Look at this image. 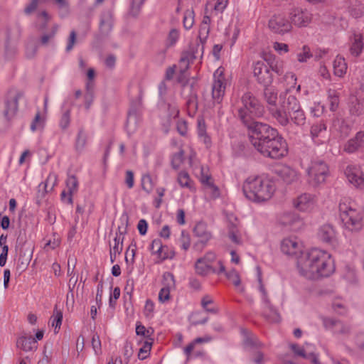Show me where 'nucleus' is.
I'll use <instances>...</instances> for the list:
<instances>
[{"mask_svg": "<svg viewBox=\"0 0 364 364\" xmlns=\"http://www.w3.org/2000/svg\"><path fill=\"white\" fill-rule=\"evenodd\" d=\"M249 134L252 145L264 157L279 159L287 155L286 140L270 125L266 123L255 124Z\"/></svg>", "mask_w": 364, "mask_h": 364, "instance_id": "f257e3e1", "label": "nucleus"}, {"mask_svg": "<svg viewBox=\"0 0 364 364\" xmlns=\"http://www.w3.org/2000/svg\"><path fill=\"white\" fill-rule=\"evenodd\" d=\"M297 267L299 273L309 279L327 277L335 271L331 254L318 248L303 253L297 261Z\"/></svg>", "mask_w": 364, "mask_h": 364, "instance_id": "f03ea898", "label": "nucleus"}, {"mask_svg": "<svg viewBox=\"0 0 364 364\" xmlns=\"http://www.w3.org/2000/svg\"><path fill=\"white\" fill-rule=\"evenodd\" d=\"M284 80L287 82L288 87L284 92L279 95V107L270 109L271 116L282 126H287L289 123L288 114L291 111L299 109L300 104L296 97L289 95L292 88H294L296 84V77L292 73H287L284 75Z\"/></svg>", "mask_w": 364, "mask_h": 364, "instance_id": "7ed1b4c3", "label": "nucleus"}, {"mask_svg": "<svg viewBox=\"0 0 364 364\" xmlns=\"http://www.w3.org/2000/svg\"><path fill=\"white\" fill-rule=\"evenodd\" d=\"M235 109L238 117L248 131L252 130V127L255 124H264L254 120L255 118L263 116L264 107L251 92L247 91L242 94L240 99L237 101Z\"/></svg>", "mask_w": 364, "mask_h": 364, "instance_id": "20e7f679", "label": "nucleus"}, {"mask_svg": "<svg viewBox=\"0 0 364 364\" xmlns=\"http://www.w3.org/2000/svg\"><path fill=\"white\" fill-rule=\"evenodd\" d=\"M275 188L272 181L262 176H250L242 185L244 196L250 200L260 203L272 196Z\"/></svg>", "mask_w": 364, "mask_h": 364, "instance_id": "39448f33", "label": "nucleus"}, {"mask_svg": "<svg viewBox=\"0 0 364 364\" xmlns=\"http://www.w3.org/2000/svg\"><path fill=\"white\" fill-rule=\"evenodd\" d=\"M340 218L346 229L351 232H358L363 226V213L355 208V204L347 198L340 200L338 205Z\"/></svg>", "mask_w": 364, "mask_h": 364, "instance_id": "423d86ee", "label": "nucleus"}, {"mask_svg": "<svg viewBox=\"0 0 364 364\" xmlns=\"http://www.w3.org/2000/svg\"><path fill=\"white\" fill-rule=\"evenodd\" d=\"M307 181L313 187H318L326 182L329 174L328 164L322 159L311 160L306 169Z\"/></svg>", "mask_w": 364, "mask_h": 364, "instance_id": "0eeeda50", "label": "nucleus"}, {"mask_svg": "<svg viewBox=\"0 0 364 364\" xmlns=\"http://www.w3.org/2000/svg\"><path fill=\"white\" fill-rule=\"evenodd\" d=\"M225 78L222 71L218 69L213 74V82L212 84V99L213 104H220L225 91Z\"/></svg>", "mask_w": 364, "mask_h": 364, "instance_id": "6e6552de", "label": "nucleus"}, {"mask_svg": "<svg viewBox=\"0 0 364 364\" xmlns=\"http://www.w3.org/2000/svg\"><path fill=\"white\" fill-rule=\"evenodd\" d=\"M23 97V93L19 91H11L9 92L5 102L3 116L6 121L10 120L16 113L18 100Z\"/></svg>", "mask_w": 364, "mask_h": 364, "instance_id": "1a4fd4ad", "label": "nucleus"}, {"mask_svg": "<svg viewBox=\"0 0 364 364\" xmlns=\"http://www.w3.org/2000/svg\"><path fill=\"white\" fill-rule=\"evenodd\" d=\"M322 321L326 329L331 331L334 335L341 338H346L350 333V326L339 320L323 318Z\"/></svg>", "mask_w": 364, "mask_h": 364, "instance_id": "9d476101", "label": "nucleus"}, {"mask_svg": "<svg viewBox=\"0 0 364 364\" xmlns=\"http://www.w3.org/2000/svg\"><path fill=\"white\" fill-rule=\"evenodd\" d=\"M253 74L258 83L264 87L269 86L273 81L269 68L263 62L257 61L253 65Z\"/></svg>", "mask_w": 364, "mask_h": 364, "instance_id": "9b49d317", "label": "nucleus"}, {"mask_svg": "<svg viewBox=\"0 0 364 364\" xmlns=\"http://www.w3.org/2000/svg\"><path fill=\"white\" fill-rule=\"evenodd\" d=\"M345 175L348 182L356 188L364 189V173L360 166L348 165L345 169Z\"/></svg>", "mask_w": 364, "mask_h": 364, "instance_id": "f8f14e48", "label": "nucleus"}, {"mask_svg": "<svg viewBox=\"0 0 364 364\" xmlns=\"http://www.w3.org/2000/svg\"><path fill=\"white\" fill-rule=\"evenodd\" d=\"M290 23L297 27H306L312 20V14L306 9L294 8L289 13Z\"/></svg>", "mask_w": 364, "mask_h": 364, "instance_id": "ddd939ff", "label": "nucleus"}, {"mask_svg": "<svg viewBox=\"0 0 364 364\" xmlns=\"http://www.w3.org/2000/svg\"><path fill=\"white\" fill-rule=\"evenodd\" d=\"M269 29L275 33L284 34L291 30V23L282 14L274 15L269 21Z\"/></svg>", "mask_w": 364, "mask_h": 364, "instance_id": "4468645a", "label": "nucleus"}, {"mask_svg": "<svg viewBox=\"0 0 364 364\" xmlns=\"http://www.w3.org/2000/svg\"><path fill=\"white\" fill-rule=\"evenodd\" d=\"M65 184L66 190L62 191L60 198L63 203L72 205L73 203V196L78 191L79 181L75 175H68Z\"/></svg>", "mask_w": 364, "mask_h": 364, "instance_id": "2eb2a0df", "label": "nucleus"}, {"mask_svg": "<svg viewBox=\"0 0 364 364\" xmlns=\"http://www.w3.org/2000/svg\"><path fill=\"white\" fill-rule=\"evenodd\" d=\"M275 173L287 184L296 183L300 180L299 173L289 166L283 165L277 168Z\"/></svg>", "mask_w": 364, "mask_h": 364, "instance_id": "dca6fc26", "label": "nucleus"}, {"mask_svg": "<svg viewBox=\"0 0 364 364\" xmlns=\"http://www.w3.org/2000/svg\"><path fill=\"white\" fill-rule=\"evenodd\" d=\"M315 204V196L310 193L301 194L293 201L294 207L303 212L311 210L314 208Z\"/></svg>", "mask_w": 364, "mask_h": 364, "instance_id": "f3484780", "label": "nucleus"}, {"mask_svg": "<svg viewBox=\"0 0 364 364\" xmlns=\"http://www.w3.org/2000/svg\"><path fill=\"white\" fill-rule=\"evenodd\" d=\"M327 134V126L323 121H319L311 125L310 135L312 140L316 144H321L326 141Z\"/></svg>", "mask_w": 364, "mask_h": 364, "instance_id": "a211bd4d", "label": "nucleus"}, {"mask_svg": "<svg viewBox=\"0 0 364 364\" xmlns=\"http://www.w3.org/2000/svg\"><path fill=\"white\" fill-rule=\"evenodd\" d=\"M164 287L161 289L159 293V300L161 303H165L170 299V291L175 287L174 276L171 272H165L163 275Z\"/></svg>", "mask_w": 364, "mask_h": 364, "instance_id": "6ab92c4d", "label": "nucleus"}, {"mask_svg": "<svg viewBox=\"0 0 364 364\" xmlns=\"http://www.w3.org/2000/svg\"><path fill=\"white\" fill-rule=\"evenodd\" d=\"M364 146V131L358 132L348 139L343 146V151L348 154H354Z\"/></svg>", "mask_w": 364, "mask_h": 364, "instance_id": "aec40b11", "label": "nucleus"}, {"mask_svg": "<svg viewBox=\"0 0 364 364\" xmlns=\"http://www.w3.org/2000/svg\"><path fill=\"white\" fill-rule=\"evenodd\" d=\"M302 245L296 237L284 238L281 243V250L288 255H296L301 252Z\"/></svg>", "mask_w": 364, "mask_h": 364, "instance_id": "412c9836", "label": "nucleus"}, {"mask_svg": "<svg viewBox=\"0 0 364 364\" xmlns=\"http://www.w3.org/2000/svg\"><path fill=\"white\" fill-rule=\"evenodd\" d=\"M317 235L318 239L323 242L333 244L336 242V230L330 224H324L321 225L318 230Z\"/></svg>", "mask_w": 364, "mask_h": 364, "instance_id": "4be33fe9", "label": "nucleus"}, {"mask_svg": "<svg viewBox=\"0 0 364 364\" xmlns=\"http://www.w3.org/2000/svg\"><path fill=\"white\" fill-rule=\"evenodd\" d=\"M114 18L113 14L110 11H105L101 14L100 21V31L104 35H108L113 27Z\"/></svg>", "mask_w": 364, "mask_h": 364, "instance_id": "5701e85b", "label": "nucleus"}, {"mask_svg": "<svg viewBox=\"0 0 364 364\" xmlns=\"http://www.w3.org/2000/svg\"><path fill=\"white\" fill-rule=\"evenodd\" d=\"M58 176L55 173H50L45 182L38 186V197L43 198L46 193L51 191L57 184Z\"/></svg>", "mask_w": 364, "mask_h": 364, "instance_id": "b1692460", "label": "nucleus"}, {"mask_svg": "<svg viewBox=\"0 0 364 364\" xmlns=\"http://www.w3.org/2000/svg\"><path fill=\"white\" fill-rule=\"evenodd\" d=\"M168 250V246L163 245L161 240L154 239L150 245V250L151 251L153 255H156L161 260H165L167 259H172L173 254L171 252L168 255V253H163V250Z\"/></svg>", "mask_w": 364, "mask_h": 364, "instance_id": "393cba45", "label": "nucleus"}, {"mask_svg": "<svg viewBox=\"0 0 364 364\" xmlns=\"http://www.w3.org/2000/svg\"><path fill=\"white\" fill-rule=\"evenodd\" d=\"M278 222L283 226L291 227L296 224L301 223L299 215L291 211H285L278 217Z\"/></svg>", "mask_w": 364, "mask_h": 364, "instance_id": "a878e982", "label": "nucleus"}, {"mask_svg": "<svg viewBox=\"0 0 364 364\" xmlns=\"http://www.w3.org/2000/svg\"><path fill=\"white\" fill-rule=\"evenodd\" d=\"M277 91L273 88L269 87V86L264 87L263 96L264 99L267 104V109L269 112L270 113V109L272 108H278L277 102Z\"/></svg>", "mask_w": 364, "mask_h": 364, "instance_id": "bb28decb", "label": "nucleus"}, {"mask_svg": "<svg viewBox=\"0 0 364 364\" xmlns=\"http://www.w3.org/2000/svg\"><path fill=\"white\" fill-rule=\"evenodd\" d=\"M290 348L296 356L308 359L314 364H319L318 358L315 353L307 352L306 349L297 344H291Z\"/></svg>", "mask_w": 364, "mask_h": 364, "instance_id": "cd10ccee", "label": "nucleus"}, {"mask_svg": "<svg viewBox=\"0 0 364 364\" xmlns=\"http://www.w3.org/2000/svg\"><path fill=\"white\" fill-rule=\"evenodd\" d=\"M16 346L18 348L26 351L36 350L38 347L37 341L31 336H21L17 339Z\"/></svg>", "mask_w": 364, "mask_h": 364, "instance_id": "c85d7f7f", "label": "nucleus"}, {"mask_svg": "<svg viewBox=\"0 0 364 364\" xmlns=\"http://www.w3.org/2000/svg\"><path fill=\"white\" fill-rule=\"evenodd\" d=\"M126 232V227L123 230L121 227L118 228L114 238V245L111 246L109 252H113V254H121L123 250L124 235Z\"/></svg>", "mask_w": 364, "mask_h": 364, "instance_id": "c756f323", "label": "nucleus"}, {"mask_svg": "<svg viewBox=\"0 0 364 364\" xmlns=\"http://www.w3.org/2000/svg\"><path fill=\"white\" fill-rule=\"evenodd\" d=\"M197 132L200 139L207 147L210 146L211 145V139L206 132V125L203 117L197 119Z\"/></svg>", "mask_w": 364, "mask_h": 364, "instance_id": "7c9ffc66", "label": "nucleus"}, {"mask_svg": "<svg viewBox=\"0 0 364 364\" xmlns=\"http://www.w3.org/2000/svg\"><path fill=\"white\" fill-rule=\"evenodd\" d=\"M350 41V52L351 55L358 57L363 49V36L360 33H354Z\"/></svg>", "mask_w": 364, "mask_h": 364, "instance_id": "2f4dec72", "label": "nucleus"}, {"mask_svg": "<svg viewBox=\"0 0 364 364\" xmlns=\"http://www.w3.org/2000/svg\"><path fill=\"white\" fill-rule=\"evenodd\" d=\"M349 112L353 116L358 117L364 112L363 101L355 97H351L349 100Z\"/></svg>", "mask_w": 364, "mask_h": 364, "instance_id": "473e14b6", "label": "nucleus"}, {"mask_svg": "<svg viewBox=\"0 0 364 364\" xmlns=\"http://www.w3.org/2000/svg\"><path fill=\"white\" fill-rule=\"evenodd\" d=\"M263 304V315L265 318L269 322H279L280 320V316L277 310L272 305L270 301L269 305L267 304Z\"/></svg>", "mask_w": 364, "mask_h": 364, "instance_id": "72a5a7b5", "label": "nucleus"}, {"mask_svg": "<svg viewBox=\"0 0 364 364\" xmlns=\"http://www.w3.org/2000/svg\"><path fill=\"white\" fill-rule=\"evenodd\" d=\"M194 235L200 240L209 241L211 237V233L208 230L207 225L203 222L198 223L193 229Z\"/></svg>", "mask_w": 364, "mask_h": 364, "instance_id": "f704fd0d", "label": "nucleus"}, {"mask_svg": "<svg viewBox=\"0 0 364 364\" xmlns=\"http://www.w3.org/2000/svg\"><path fill=\"white\" fill-rule=\"evenodd\" d=\"M87 140V133L83 128H80L77 132L75 143V149L76 151L81 153L85 148Z\"/></svg>", "mask_w": 364, "mask_h": 364, "instance_id": "c9c22d12", "label": "nucleus"}, {"mask_svg": "<svg viewBox=\"0 0 364 364\" xmlns=\"http://www.w3.org/2000/svg\"><path fill=\"white\" fill-rule=\"evenodd\" d=\"M195 270L197 274L202 277L207 276L210 272H216V269L211 264H206L199 258L195 263Z\"/></svg>", "mask_w": 364, "mask_h": 364, "instance_id": "e433bc0d", "label": "nucleus"}, {"mask_svg": "<svg viewBox=\"0 0 364 364\" xmlns=\"http://www.w3.org/2000/svg\"><path fill=\"white\" fill-rule=\"evenodd\" d=\"M177 181L181 188H186L193 192L196 191L194 183L191 179L189 174L186 171H183L179 172Z\"/></svg>", "mask_w": 364, "mask_h": 364, "instance_id": "4c0bfd02", "label": "nucleus"}, {"mask_svg": "<svg viewBox=\"0 0 364 364\" xmlns=\"http://www.w3.org/2000/svg\"><path fill=\"white\" fill-rule=\"evenodd\" d=\"M347 70V64L345 59L341 56H336L333 61L334 75L338 77H343Z\"/></svg>", "mask_w": 364, "mask_h": 364, "instance_id": "58836bf2", "label": "nucleus"}, {"mask_svg": "<svg viewBox=\"0 0 364 364\" xmlns=\"http://www.w3.org/2000/svg\"><path fill=\"white\" fill-rule=\"evenodd\" d=\"M139 119V116L136 110H130L129 112L126 127L129 134L135 132Z\"/></svg>", "mask_w": 364, "mask_h": 364, "instance_id": "ea45409f", "label": "nucleus"}, {"mask_svg": "<svg viewBox=\"0 0 364 364\" xmlns=\"http://www.w3.org/2000/svg\"><path fill=\"white\" fill-rule=\"evenodd\" d=\"M288 117L297 126H303L306 122V116L301 106L299 107V109H296L289 112Z\"/></svg>", "mask_w": 364, "mask_h": 364, "instance_id": "a19ab883", "label": "nucleus"}, {"mask_svg": "<svg viewBox=\"0 0 364 364\" xmlns=\"http://www.w3.org/2000/svg\"><path fill=\"white\" fill-rule=\"evenodd\" d=\"M242 333L245 336L243 343L245 348L250 350L252 348H258L261 346L257 338L254 336L248 335L246 330H242Z\"/></svg>", "mask_w": 364, "mask_h": 364, "instance_id": "79ce46f5", "label": "nucleus"}, {"mask_svg": "<svg viewBox=\"0 0 364 364\" xmlns=\"http://www.w3.org/2000/svg\"><path fill=\"white\" fill-rule=\"evenodd\" d=\"M63 321V312L58 309L57 306L53 309V314L50 318L51 326L55 328V333H58L60 328Z\"/></svg>", "mask_w": 364, "mask_h": 364, "instance_id": "37998d69", "label": "nucleus"}, {"mask_svg": "<svg viewBox=\"0 0 364 364\" xmlns=\"http://www.w3.org/2000/svg\"><path fill=\"white\" fill-rule=\"evenodd\" d=\"M211 340L208 336L203 338H196L191 343H190L183 350L185 355H186L187 360L191 358V353L193 352L196 344L208 343Z\"/></svg>", "mask_w": 364, "mask_h": 364, "instance_id": "c03bdc74", "label": "nucleus"}, {"mask_svg": "<svg viewBox=\"0 0 364 364\" xmlns=\"http://www.w3.org/2000/svg\"><path fill=\"white\" fill-rule=\"evenodd\" d=\"M257 273H258L257 280H258V283H259V291L261 294L262 304H267V305H269V301L270 300L268 296L267 291L265 289L264 286L262 283L260 269H259V267H257Z\"/></svg>", "mask_w": 364, "mask_h": 364, "instance_id": "a18cd8bd", "label": "nucleus"}, {"mask_svg": "<svg viewBox=\"0 0 364 364\" xmlns=\"http://www.w3.org/2000/svg\"><path fill=\"white\" fill-rule=\"evenodd\" d=\"M363 6L358 1L348 7V12L353 18H360L363 15Z\"/></svg>", "mask_w": 364, "mask_h": 364, "instance_id": "49530a36", "label": "nucleus"}, {"mask_svg": "<svg viewBox=\"0 0 364 364\" xmlns=\"http://www.w3.org/2000/svg\"><path fill=\"white\" fill-rule=\"evenodd\" d=\"M194 11L193 9H188L184 12L183 26L186 30L191 29L194 23Z\"/></svg>", "mask_w": 364, "mask_h": 364, "instance_id": "de8ad7c7", "label": "nucleus"}, {"mask_svg": "<svg viewBox=\"0 0 364 364\" xmlns=\"http://www.w3.org/2000/svg\"><path fill=\"white\" fill-rule=\"evenodd\" d=\"M70 109L63 111L60 119L59 121V127L63 131L67 130L70 124Z\"/></svg>", "mask_w": 364, "mask_h": 364, "instance_id": "09e8293b", "label": "nucleus"}, {"mask_svg": "<svg viewBox=\"0 0 364 364\" xmlns=\"http://www.w3.org/2000/svg\"><path fill=\"white\" fill-rule=\"evenodd\" d=\"M45 124V117L41 116L40 112H37L35 117L31 124V129L35 132L43 128Z\"/></svg>", "mask_w": 364, "mask_h": 364, "instance_id": "8fccbe9b", "label": "nucleus"}, {"mask_svg": "<svg viewBox=\"0 0 364 364\" xmlns=\"http://www.w3.org/2000/svg\"><path fill=\"white\" fill-rule=\"evenodd\" d=\"M57 31L58 26H54L50 32L45 33L41 36L40 40L41 44L42 46H47L49 42L54 39Z\"/></svg>", "mask_w": 364, "mask_h": 364, "instance_id": "3c124183", "label": "nucleus"}, {"mask_svg": "<svg viewBox=\"0 0 364 364\" xmlns=\"http://www.w3.org/2000/svg\"><path fill=\"white\" fill-rule=\"evenodd\" d=\"M154 182L150 175H144L141 178V187L142 189L146 193L151 192L154 188Z\"/></svg>", "mask_w": 364, "mask_h": 364, "instance_id": "603ef678", "label": "nucleus"}, {"mask_svg": "<svg viewBox=\"0 0 364 364\" xmlns=\"http://www.w3.org/2000/svg\"><path fill=\"white\" fill-rule=\"evenodd\" d=\"M152 343L149 341H146L142 347L140 348L139 353H138V358L140 360H144L146 359L151 350Z\"/></svg>", "mask_w": 364, "mask_h": 364, "instance_id": "864d4df0", "label": "nucleus"}, {"mask_svg": "<svg viewBox=\"0 0 364 364\" xmlns=\"http://www.w3.org/2000/svg\"><path fill=\"white\" fill-rule=\"evenodd\" d=\"M310 48L307 46L302 47V50L297 53V60L300 63H305L312 57Z\"/></svg>", "mask_w": 364, "mask_h": 364, "instance_id": "5fc2aeb1", "label": "nucleus"}, {"mask_svg": "<svg viewBox=\"0 0 364 364\" xmlns=\"http://www.w3.org/2000/svg\"><path fill=\"white\" fill-rule=\"evenodd\" d=\"M179 31L176 28H172L168 35L166 40V46L171 47L173 46L179 38Z\"/></svg>", "mask_w": 364, "mask_h": 364, "instance_id": "6e6d98bb", "label": "nucleus"}, {"mask_svg": "<svg viewBox=\"0 0 364 364\" xmlns=\"http://www.w3.org/2000/svg\"><path fill=\"white\" fill-rule=\"evenodd\" d=\"M228 236L232 242L235 244H240L241 242L239 230L235 225H231L229 227Z\"/></svg>", "mask_w": 364, "mask_h": 364, "instance_id": "4d7b16f0", "label": "nucleus"}, {"mask_svg": "<svg viewBox=\"0 0 364 364\" xmlns=\"http://www.w3.org/2000/svg\"><path fill=\"white\" fill-rule=\"evenodd\" d=\"M328 100L330 102L331 111H336L338 107L339 100L338 96L335 90H330L328 91Z\"/></svg>", "mask_w": 364, "mask_h": 364, "instance_id": "13d9d810", "label": "nucleus"}, {"mask_svg": "<svg viewBox=\"0 0 364 364\" xmlns=\"http://www.w3.org/2000/svg\"><path fill=\"white\" fill-rule=\"evenodd\" d=\"M183 161V151L180 150L178 152L174 154L171 158V166L174 169L180 167Z\"/></svg>", "mask_w": 364, "mask_h": 364, "instance_id": "bf43d9fd", "label": "nucleus"}, {"mask_svg": "<svg viewBox=\"0 0 364 364\" xmlns=\"http://www.w3.org/2000/svg\"><path fill=\"white\" fill-rule=\"evenodd\" d=\"M210 31V26L200 24L199 31H198V38L202 44L207 39ZM203 46L201 45V49L203 50Z\"/></svg>", "mask_w": 364, "mask_h": 364, "instance_id": "052dcab7", "label": "nucleus"}, {"mask_svg": "<svg viewBox=\"0 0 364 364\" xmlns=\"http://www.w3.org/2000/svg\"><path fill=\"white\" fill-rule=\"evenodd\" d=\"M76 42H77V33L74 30H73L70 31V35L68 38L65 51L67 53L70 52L73 49L74 46L76 43Z\"/></svg>", "mask_w": 364, "mask_h": 364, "instance_id": "680f3d73", "label": "nucleus"}, {"mask_svg": "<svg viewBox=\"0 0 364 364\" xmlns=\"http://www.w3.org/2000/svg\"><path fill=\"white\" fill-rule=\"evenodd\" d=\"M225 275L227 278L231 281L235 287H239L240 285V277L239 273L236 270L232 269L231 271L225 273Z\"/></svg>", "mask_w": 364, "mask_h": 364, "instance_id": "e2e57ef3", "label": "nucleus"}, {"mask_svg": "<svg viewBox=\"0 0 364 364\" xmlns=\"http://www.w3.org/2000/svg\"><path fill=\"white\" fill-rule=\"evenodd\" d=\"M265 60L267 61L272 71L275 72L278 75L282 74L283 68L281 63H279L274 59H265Z\"/></svg>", "mask_w": 364, "mask_h": 364, "instance_id": "0e129e2a", "label": "nucleus"}, {"mask_svg": "<svg viewBox=\"0 0 364 364\" xmlns=\"http://www.w3.org/2000/svg\"><path fill=\"white\" fill-rule=\"evenodd\" d=\"M334 311L340 315H343L346 313V306L342 301H334L332 304Z\"/></svg>", "mask_w": 364, "mask_h": 364, "instance_id": "69168bd1", "label": "nucleus"}, {"mask_svg": "<svg viewBox=\"0 0 364 364\" xmlns=\"http://www.w3.org/2000/svg\"><path fill=\"white\" fill-rule=\"evenodd\" d=\"M145 0H132L130 13L132 16H136Z\"/></svg>", "mask_w": 364, "mask_h": 364, "instance_id": "338daca9", "label": "nucleus"}, {"mask_svg": "<svg viewBox=\"0 0 364 364\" xmlns=\"http://www.w3.org/2000/svg\"><path fill=\"white\" fill-rule=\"evenodd\" d=\"M354 343L358 348L364 351V333H359L354 337Z\"/></svg>", "mask_w": 364, "mask_h": 364, "instance_id": "774afa93", "label": "nucleus"}]
</instances>
